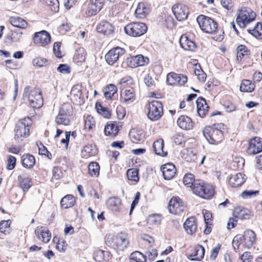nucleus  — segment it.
I'll return each mask as SVG.
<instances>
[{"mask_svg":"<svg viewBox=\"0 0 262 262\" xmlns=\"http://www.w3.org/2000/svg\"><path fill=\"white\" fill-rule=\"evenodd\" d=\"M224 127L223 124L216 123L205 127L203 131V135L209 144L217 145L221 143L224 139L222 131Z\"/></svg>","mask_w":262,"mask_h":262,"instance_id":"nucleus-1","label":"nucleus"},{"mask_svg":"<svg viewBox=\"0 0 262 262\" xmlns=\"http://www.w3.org/2000/svg\"><path fill=\"white\" fill-rule=\"evenodd\" d=\"M32 121L30 117L24 118L19 120L16 125L15 129V140L17 142L21 141L27 137L30 134V126Z\"/></svg>","mask_w":262,"mask_h":262,"instance_id":"nucleus-2","label":"nucleus"},{"mask_svg":"<svg viewBox=\"0 0 262 262\" xmlns=\"http://www.w3.org/2000/svg\"><path fill=\"white\" fill-rule=\"evenodd\" d=\"M192 190L194 194L204 199H210L214 194L212 186L199 180L194 182Z\"/></svg>","mask_w":262,"mask_h":262,"instance_id":"nucleus-3","label":"nucleus"},{"mask_svg":"<svg viewBox=\"0 0 262 262\" xmlns=\"http://www.w3.org/2000/svg\"><path fill=\"white\" fill-rule=\"evenodd\" d=\"M105 242L108 246L119 251L124 250L129 244L127 235L122 232L114 236L108 235L106 238Z\"/></svg>","mask_w":262,"mask_h":262,"instance_id":"nucleus-4","label":"nucleus"},{"mask_svg":"<svg viewBox=\"0 0 262 262\" xmlns=\"http://www.w3.org/2000/svg\"><path fill=\"white\" fill-rule=\"evenodd\" d=\"M255 12L251 9L242 8L238 10L236 21L241 28H245L249 24L255 19Z\"/></svg>","mask_w":262,"mask_h":262,"instance_id":"nucleus-5","label":"nucleus"},{"mask_svg":"<svg viewBox=\"0 0 262 262\" xmlns=\"http://www.w3.org/2000/svg\"><path fill=\"white\" fill-rule=\"evenodd\" d=\"M147 117L152 121L159 120L163 115V105L161 102L154 100L150 102L146 106Z\"/></svg>","mask_w":262,"mask_h":262,"instance_id":"nucleus-6","label":"nucleus"},{"mask_svg":"<svg viewBox=\"0 0 262 262\" xmlns=\"http://www.w3.org/2000/svg\"><path fill=\"white\" fill-rule=\"evenodd\" d=\"M196 21L201 30L205 33H212L217 29V23L210 17L200 15L198 16Z\"/></svg>","mask_w":262,"mask_h":262,"instance_id":"nucleus-7","label":"nucleus"},{"mask_svg":"<svg viewBox=\"0 0 262 262\" xmlns=\"http://www.w3.org/2000/svg\"><path fill=\"white\" fill-rule=\"evenodd\" d=\"M147 27L145 24L140 22H133L124 27L125 33L133 37L140 36L145 33Z\"/></svg>","mask_w":262,"mask_h":262,"instance_id":"nucleus-8","label":"nucleus"},{"mask_svg":"<svg viewBox=\"0 0 262 262\" xmlns=\"http://www.w3.org/2000/svg\"><path fill=\"white\" fill-rule=\"evenodd\" d=\"M71 106L68 104H64L60 108L59 114L56 118V122L58 124L68 125L70 123L69 116Z\"/></svg>","mask_w":262,"mask_h":262,"instance_id":"nucleus-9","label":"nucleus"},{"mask_svg":"<svg viewBox=\"0 0 262 262\" xmlns=\"http://www.w3.org/2000/svg\"><path fill=\"white\" fill-rule=\"evenodd\" d=\"M168 209L172 214H181L184 212L185 206L179 198L173 197L169 202Z\"/></svg>","mask_w":262,"mask_h":262,"instance_id":"nucleus-10","label":"nucleus"},{"mask_svg":"<svg viewBox=\"0 0 262 262\" xmlns=\"http://www.w3.org/2000/svg\"><path fill=\"white\" fill-rule=\"evenodd\" d=\"M125 53L124 49L120 47H116L110 50L105 56L106 62L110 65H113L116 62L119 57Z\"/></svg>","mask_w":262,"mask_h":262,"instance_id":"nucleus-11","label":"nucleus"},{"mask_svg":"<svg viewBox=\"0 0 262 262\" xmlns=\"http://www.w3.org/2000/svg\"><path fill=\"white\" fill-rule=\"evenodd\" d=\"M29 104L33 108H39L43 104L41 92L37 90H31L28 96Z\"/></svg>","mask_w":262,"mask_h":262,"instance_id":"nucleus-12","label":"nucleus"},{"mask_svg":"<svg viewBox=\"0 0 262 262\" xmlns=\"http://www.w3.org/2000/svg\"><path fill=\"white\" fill-rule=\"evenodd\" d=\"M33 40L34 43L44 47L50 42L51 36L47 31L42 30L36 32L34 35Z\"/></svg>","mask_w":262,"mask_h":262,"instance_id":"nucleus-13","label":"nucleus"},{"mask_svg":"<svg viewBox=\"0 0 262 262\" xmlns=\"http://www.w3.org/2000/svg\"><path fill=\"white\" fill-rule=\"evenodd\" d=\"M104 0H90L85 14L88 16L96 15L103 7Z\"/></svg>","mask_w":262,"mask_h":262,"instance_id":"nucleus-14","label":"nucleus"},{"mask_svg":"<svg viewBox=\"0 0 262 262\" xmlns=\"http://www.w3.org/2000/svg\"><path fill=\"white\" fill-rule=\"evenodd\" d=\"M136 99V95L133 88L128 87L122 90L120 93V101L121 103L128 104L133 102Z\"/></svg>","mask_w":262,"mask_h":262,"instance_id":"nucleus-15","label":"nucleus"},{"mask_svg":"<svg viewBox=\"0 0 262 262\" xmlns=\"http://www.w3.org/2000/svg\"><path fill=\"white\" fill-rule=\"evenodd\" d=\"M172 10L178 20H184L187 18L188 8L186 5L176 4L172 7Z\"/></svg>","mask_w":262,"mask_h":262,"instance_id":"nucleus-16","label":"nucleus"},{"mask_svg":"<svg viewBox=\"0 0 262 262\" xmlns=\"http://www.w3.org/2000/svg\"><path fill=\"white\" fill-rule=\"evenodd\" d=\"M187 81V77L183 75L170 73L167 75V82L169 85H183Z\"/></svg>","mask_w":262,"mask_h":262,"instance_id":"nucleus-17","label":"nucleus"},{"mask_svg":"<svg viewBox=\"0 0 262 262\" xmlns=\"http://www.w3.org/2000/svg\"><path fill=\"white\" fill-rule=\"evenodd\" d=\"M262 151V139L256 137L249 142L247 152L250 155H256Z\"/></svg>","mask_w":262,"mask_h":262,"instance_id":"nucleus-18","label":"nucleus"},{"mask_svg":"<svg viewBox=\"0 0 262 262\" xmlns=\"http://www.w3.org/2000/svg\"><path fill=\"white\" fill-rule=\"evenodd\" d=\"M35 233L37 238L45 243L49 242L51 238V233L44 226L37 227Z\"/></svg>","mask_w":262,"mask_h":262,"instance_id":"nucleus-19","label":"nucleus"},{"mask_svg":"<svg viewBox=\"0 0 262 262\" xmlns=\"http://www.w3.org/2000/svg\"><path fill=\"white\" fill-rule=\"evenodd\" d=\"M163 176L165 179L170 180L176 174V169L174 165L172 163H167L161 167Z\"/></svg>","mask_w":262,"mask_h":262,"instance_id":"nucleus-20","label":"nucleus"},{"mask_svg":"<svg viewBox=\"0 0 262 262\" xmlns=\"http://www.w3.org/2000/svg\"><path fill=\"white\" fill-rule=\"evenodd\" d=\"M177 124L180 128L184 130L192 129L194 126V123L192 119L185 115L179 117L177 120Z\"/></svg>","mask_w":262,"mask_h":262,"instance_id":"nucleus-21","label":"nucleus"},{"mask_svg":"<svg viewBox=\"0 0 262 262\" xmlns=\"http://www.w3.org/2000/svg\"><path fill=\"white\" fill-rule=\"evenodd\" d=\"M245 175L242 173H237L232 175L229 179V183L232 187L241 186L245 182Z\"/></svg>","mask_w":262,"mask_h":262,"instance_id":"nucleus-22","label":"nucleus"},{"mask_svg":"<svg viewBox=\"0 0 262 262\" xmlns=\"http://www.w3.org/2000/svg\"><path fill=\"white\" fill-rule=\"evenodd\" d=\"M149 11L148 5L144 2H140L137 5L135 15L137 18H144L149 14Z\"/></svg>","mask_w":262,"mask_h":262,"instance_id":"nucleus-23","label":"nucleus"},{"mask_svg":"<svg viewBox=\"0 0 262 262\" xmlns=\"http://www.w3.org/2000/svg\"><path fill=\"white\" fill-rule=\"evenodd\" d=\"M119 130V125L116 121H108L104 128V133L106 135L114 137Z\"/></svg>","mask_w":262,"mask_h":262,"instance_id":"nucleus-24","label":"nucleus"},{"mask_svg":"<svg viewBox=\"0 0 262 262\" xmlns=\"http://www.w3.org/2000/svg\"><path fill=\"white\" fill-rule=\"evenodd\" d=\"M242 236L244 237L243 238L244 242V246L247 249H250L255 242V233L252 230H248L244 232Z\"/></svg>","mask_w":262,"mask_h":262,"instance_id":"nucleus-25","label":"nucleus"},{"mask_svg":"<svg viewBox=\"0 0 262 262\" xmlns=\"http://www.w3.org/2000/svg\"><path fill=\"white\" fill-rule=\"evenodd\" d=\"M197 104V112L198 114L201 117H205L208 112L209 106L206 104L205 99L202 97H199L197 99L196 101Z\"/></svg>","mask_w":262,"mask_h":262,"instance_id":"nucleus-26","label":"nucleus"},{"mask_svg":"<svg viewBox=\"0 0 262 262\" xmlns=\"http://www.w3.org/2000/svg\"><path fill=\"white\" fill-rule=\"evenodd\" d=\"M148 61L147 58H145L142 55H138L131 57L129 60V66L132 68L143 66L147 64Z\"/></svg>","mask_w":262,"mask_h":262,"instance_id":"nucleus-27","label":"nucleus"},{"mask_svg":"<svg viewBox=\"0 0 262 262\" xmlns=\"http://www.w3.org/2000/svg\"><path fill=\"white\" fill-rule=\"evenodd\" d=\"M180 43L181 47L185 50L193 51L196 48L195 43L185 35L181 36L180 39Z\"/></svg>","mask_w":262,"mask_h":262,"instance_id":"nucleus-28","label":"nucleus"},{"mask_svg":"<svg viewBox=\"0 0 262 262\" xmlns=\"http://www.w3.org/2000/svg\"><path fill=\"white\" fill-rule=\"evenodd\" d=\"M184 228L186 232L190 235L195 233L197 230V224L195 218H188L184 224Z\"/></svg>","mask_w":262,"mask_h":262,"instance_id":"nucleus-29","label":"nucleus"},{"mask_svg":"<svg viewBox=\"0 0 262 262\" xmlns=\"http://www.w3.org/2000/svg\"><path fill=\"white\" fill-rule=\"evenodd\" d=\"M97 31L104 34H110L113 31V27L106 20L101 21L97 27Z\"/></svg>","mask_w":262,"mask_h":262,"instance_id":"nucleus-30","label":"nucleus"},{"mask_svg":"<svg viewBox=\"0 0 262 262\" xmlns=\"http://www.w3.org/2000/svg\"><path fill=\"white\" fill-rule=\"evenodd\" d=\"M110 253L106 251L102 250H96L93 254L94 259L97 262H105L109 259Z\"/></svg>","mask_w":262,"mask_h":262,"instance_id":"nucleus-31","label":"nucleus"},{"mask_svg":"<svg viewBox=\"0 0 262 262\" xmlns=\"http://www.w3.org/2000/svg\"><path fill=\"white\" fill-rule=\"evenodd\" d=\"M163 147L164 141L162 139L157 140L153 144V148L156 154L165 157L167 156V152L164 151Z\"/></svg>","mask_w":262,"mask_h":262,"instance_id":"nucleus-32","label":"nucleus"},{"mask_svg":"<svg viewBox=\"0 0 262 262\" xmlns=\"http://www.w3.org/2000/svg\"><path fill=\"white\" fill-rule=\"evenodd\" d=\"M86 56V50L83 48H79L76 51L73 59L75 62L80 63L85 61Z\"/></svg>","mask_w":262,"mask_h":262,"instance_id":"nucleus-33","label":"nucleus"},{"mask_svg":"<svg viewBox=\"0 0 262 262\" xmlns=\"http://www.w3.org/2000/svg\"><path fill=\"white\" fill-rule=\"evenodd\" d=\"M21 163L24 167L31 168L35 163V158L30 154H25L21 157Z\"/></svg>","mask_w":262,"mask_h":262,"instance_id":"nucleus-34","label":"nucleus"},{"mask_svg":"<svg viewBox=\"0 0 262 262\" xmlns=\"http://www.w3.org/2000/svg\"><path fill=\"white\" fill-rule=\"evenodd\" d=\"M96 152V147L93 145L89 144L83 147L81 151V156L83 158L87 159L95 156Z\"/></svg>","mask_w":262,"mask_h":262,"instance_id":"nucleus-35","label":"nucleus"},{"mask_svg":"<svg viewBox=\"0 0 262 262\" xmlns=\"http://www.w3.org/2000/svg\"><path fill=\"white\" fill-rule=\"evenodd\" d=\"M205 250L203 246H198L195 247L194 253L190 255L188 258L192 260H201L204 256Z\"/></svg>","mask_w":262,"mask_h":262,"instance_id":"nucleus-36","label":"nucleus"},{"mask_svg":"<svg viewBox=\"0 0 262 262\" xmlns=\"http://www.w3.org/2000/svg\"><path fill=\"white\" fill-rule=\"evenodd\" d=\"M121 203V200L117 197L110 198L107 202L108 207L113 211L118 212Z\"/></svg>","mask_w":262,"mask_h":262,"instance_id":"nucleus-37","label":"nucleus"},{"mask_svg":"<svg viewBox=\"0 0 262 262\" xmlns=\"http://www.w3.org/2000/svg\"><path fill=\"white\" fill-rule=\"evenodd\" d=\"M117 88L115 85L110 84L103 89L104 97L107 99H112L115 94L117 92Z\"/></svg>","mask_w":262,"mask_h":262,"instance_id":"nucleus-38","label":"nucleus"},{"mask_svg":"<svg viewBox=\"0 0 262 262\" xmlns=\"http://www.w3.org/2000/svg\"><path fill=\"white\" fill-rule=\"evenodd\" d=\"M75 203V200L72 195L68 194L63 197L61 201L60 204L62 208L67 209L74 206Z\"/></svg>","mask_w":262,"mask_h":262,"instance_id":"nucleus-39","label":"nucleus"},{"mask_svg":"<svg viewBox=\"0 0 262 262\" xmlns=\"http://www.w3.org/2000/svg\"><path fill=\"white\" fill-rule=\"evenodd\" d=\"M20 187L23 189L24 191H27L31 187L32 183L31 179L26 176H19L18 177Z\"/></svg>","mask_w":262,"mask_h":262,"instance_id":"nucleus-40","label":"nucleus"},{"mask_svg":"<svg viewBox=\"0 0 262 262\" xmlns=\"http://www.w3.org/2000/svg\"><path fill=\"white\" fill-rule=\"evenodd\" d=\"M233 214L235 218L241 220L246 219L249 216L248 211L241 207L235 208L233 210Z\"/></svg>","mask_w":262,"mask_h":262,"instance_id":"nucleus-41","label":"nucleus"},{"mask_svg":"<svg viewBox=\"0 0 262 262\" xmlns=\"http://www.w3.org/2000/svg\"><path fill=\"white\" fill-rule=\"evenodd\" d=\"M10 23L13 26L19 28H25L27 26V21L19 17H11Z\"/></svg>","mask_w":262,"mask_h":262,"instance_id":"nucleus-42","label":"nucleus"},{"mask_svg":"<svg viewBox=\"0 0 262 262\" xmlns=\"http://www.w3.org/2000/svg\"><path fill=\"white\" fill-rule=\"evenodd\" d=\"M255 89V85L249 80H243L241 84L240 90L242 92H252Z\"/></svg>","mask_w":262,"mask_h":262,"instance_id":"nucleus-43","label":"nucleus"},{"mask_svg":"<svg viewBox=\"0 0 262 262\" xmlns=\"http://www.w3.org/2000/svg\"><path fill=\"white\" fill-rule=\"evenodd\" d=\"M40 3L48 6L53 12H57L59 10V2L58 0H40Z\"/></svg>","mask_w":262,"mask_h":262,"instance_id":"nucleus-44","label":"nucleus"},{"mask_svg":"<svg viewBox=\"0 0 262 262\" xmlns=\"http://www.w3.org/2000/svg\"><path fill=\"white\" fill-rule=\"evenodd\" d=\"M129 262H146V257L142 253L135 251L130 254Z\"/></svg>","mask_w":262,"mask_h":262,"instance_id":"nucleus-45","label":"nucleus"},{"mask_svg":"<svg viewBox=\"0 0 262 262\" xmlns=\"http://www.w3.org/2000/svg\"><path fill=\"white\" fill-rule=\"evenodd\" d=\"M89 173L92 177H97L99 174L100 166L98 163L91 162L88 167Z\"/></svg>","mask_w":262,"mask_h":262,"instance_id":"nucleus-46","label":"nucleus"},{"mask_svg":"<svg viewBox=\"0 0 262 262\" xmlns=\"http://www.w3.org/2000/svg\"><path fill=\"white\" fill-rule=\"evenodd\" d=\"M162 220L159 214H152L148 216L146 219L147 223L150 226H156L160 224Z\"/></svg>","mask_w":262,"mask_h":262,"instance_id":"nucleus-47","label":"nucleus"},{"mask_svg":"<svg viewBox=\"0 0 262 262\" xmlns=\"http://www.w3.org/2000/svg\"><path fill=\"white\" fill-rule=\"evenodd\" d=\"M249 32L257 38H262V23H257L252 30H249Z\"/></svg>","mask_w":262,"mask_h":262,"instance_id":"nucleus-48","label":"nucleus"},{"mask_svg":"<svg viewBox=\"0 0 262 262\" xmlns=\"http://www.w3.org/2000/svg\"><path fill=\"white\" fill-rule=\"evenodd\" d=\"M98 113L105 118H109L111 116V113L105 107H103L100 103H96L95 106Z\"/></svg>","mask_w":262,"mask_h":262,"instance_id":"nucleus-49","label":"nucleus"},{"mask_svg":"<svg viewBox=\"0 0 262 262\" xmlns=\"http://www.w3.org/2000/svg\"><path fill=\"white\" fill-rule=\"evenodd\" d=\"M242 234H237L234 236L232 241V246L234 249L236 251L240 249V245L244 244Z\"/></svg>","mask_w":262,"mask_h":262,"instance_id":"nucleus-50","label":"nucleus"},{"mask_svg":"<svg viewBox=\"0 0 262 262\" xmlns=\"http://www.w3.org/2000/svg\"><path fill=\"white\" fill-rule=\"evenodd\" d=\"M195 181L194 176L191 173L185 174L183 178V183L188 187H193Z\"/></svg>","mask_w":262,"mask_h":262,"instance_id":"nucleus-51","label":"nucleus"},{"mask_svg":"<svg viewBox=\"0 0 262 262\" xmlns=\"http://www.w3.org/2000/svg\"><path fill=\"white\" fill-rule=\"evenodd\" d=\"M127 176L130 181L138 182L139 178L138 177V170L136 169H129L127 170Z\"/></svg>","mask_w":262,"mask_h":262,"instance_id":"nucleus-52","label":"nucleus"},{"mask_svg":"<svg viewBox=\"0 0 262 262\" xmlns=\"http://www.w3.org/2000/svg\"><path fill=\"white\" fill-rule=\"evenodd\" d=\"M71 96L75 97L76 100L80 98L81 96V91L80 86L79 85H76L73 86L71 91Z\"/></svg>","mask_w":262,"mask_h":262,"instance_id":"nucleus-53","label":"nucleus"},{"mask_svg":"<svg viewBox=\"0 0 262 262\" xmlns=\"http://www.w3.org/2000/svg\"><path fill=\"white\" fill-rule=\"evenodd\" d=\"M144 81L148 87L151 88L156 85V80L152 78L150 74L147 73L144 75Z\"/></svg>","mask_w":262,"mask_h":262,"instance_id":"nucleus-54","label":"nucleus"},{"mask_svg":"<svg viewBox=\"0 0 262 262\" xmlns=\"http://www.w3.org/2000/svg\"><path fill=\"white\" fill-rule=\"evenodd\" d=\"M95 126L94 118L91 115L88 116L85 120L84 127L89 130L92 129Z\"/></svg>","mask_w":262,"mask_h":262,"instance_id":"nucleus-55","label":"nucleus"},{"mask_svg":"<svg viewBox=\"0 0 262 262\" xmlns=\"http://www.w3.org/2000/svg\"><path fill=\"white\" fill-rule=\"evenodd\" d=\"M10 225V220L2 221L0 223V232L4 233H9Z\"/></svg>","mask_w":262,"mask_h":262,"instance_id":"nucleus-56","label":"nucleus"},{"mask_svg":"<svg viewBox=\"0 0 262 262\" xmlns=\"http://www.w3.org/2000/svg\"><path fill=\"white\" fill-rule=\"evenodd\" d=\"M258 194V191L257 190H245L241 193V196L243 199H248L255 196Z\"/></svg>","mask_w":262,"mask_h":262,"instance_id":"nucleus-57","label":"nucleus"},{"mask_svg":"<svg viewBox=\"0 0 262 262\" xmlns=\"http://www.w3.org/2000/svg\"><path fill=\"white\" fill-rule=\"evenodd\" d=\"M194 74L198 77V78L200 82H203L205 81L206 75L201 69H195L194 70Z\"/></svg>","mask_w":262,"mask_h":262,"instance_id":"nucleus-58","label":"nucleus"},{"mask_svg":"<svg viewBox=\"0 0 262 262\" xmlns=\"http://www.w3.org/2000/svg\"><path fill=\"white\" fill-rule=\"evenodd\" d=\"M59 73L63 74H69L71 72V69L66 64H60L57 69Z\"/></svg>","mask_w":262,"mask_h":262,"instance_id":"nucleus-59","label":"nucleus"},{"mask_svg":"<svg viewBox=\"0 0 262 262\" xmlns=\"http://www.w3.org/2000/svg\"><path fill=\"white\" fill-rule=\"evenodd\" d=\"M16 165V158L12 156H9L7 168L9 170L13 169Z\"/></svg>","mask_w":262,"mask_h":262,"instance_id":"nucleus-60","label":"nucleus"},{"mask_svg":"<svg viewBox=\"0 0 262 262\" xmlns=\"http://www.w3.org/2000/svg\"><path fill=\"white\" fill-rule=\"evenodd\" d=\"M22 33L17 31H12L9 36L10 40L13 42L18 41L21 37Z\"/></svg>","mask_w":262,"mask_h":262,"instance_id":"nucleus-61","label":"nucleus"},{"mask_svg":"<svg viewBox=\"0 0 262 262\" xmlns=\"http://www.w3.org/2000/svg\"><path fill=\"white\" fill-rule=\"evenodd\" d=\"M116 113L117 114V117L120 120L123 119L126 114L125 108L121 106L117 107L116 109Z\"/></svg>","mask_w":262,"mask_h":262,"instance_id":"nucleus-62","label":"nucleus"},{"mask_svg":"<svg viewBox=\"0 0 262 262\" xmlns=\"http://www.w3.org/2000/svg\"><path fill=\"white\" fill-rule=\"evenodd\" d=\"M222 6L228 10H231L233 6L231 0H221Z\"/></svg>","mask_w":262,"mask_h":262,"instance_id":"nucleus-63","label":"nucleus"},{"mask_svg":"<svg viewBox=\"0 0 262 262\" xmlns=\"http://www.w3.org/2000/svg\"><path fill=\"white\" fill-rule=\"evenodd\" d=\"M46 62L47 61L45 59L39 57L36 58L33 60V65L39 67L45 65Z\"/></svg>","mask_w":262,"mask_h":262,"instance_id":"nucleus-64","label":"nucleus"}]
</instances>
